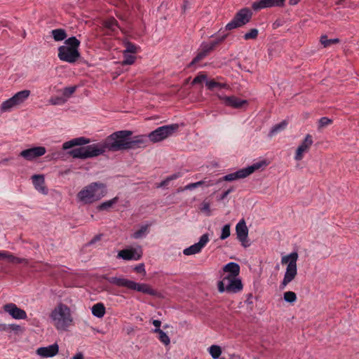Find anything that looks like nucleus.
I'll list each match as a JSON object with an SVG mask.
<instances>
[{
  "label": "nucleus",
  "mask_w": 359,
  "mask_h": 359,
  "mask_svg": "<svg viewBox=\"0 0 359 359\" xmlns=\"http://www.w3.org/2000/svg\"><path fill=\"white\" fill-rule=\"evenodd\" d=\"M58 351V345L57 344H53L48 346L38 348L36 353L41 358H50L57 355Z\"/></svg>",
  "instance_id": "17"
},
{
  "label": "nucleus",
  "mask_w": 359,
  "mask_h": 359,
  "mask_svg": "<svg viewBox=\"0 0 359 359\" xmlns=\"http://www.w3.org/2000/svg\"><path fill=\"white\" fill-rule=\"evenodd\" d=\"M339 42V39H328L326 35H323L320 37V43L324 47L330 46L332 44L338 43Z\"/></svg>",
  "instance_id": "37"
},
{
  "label": "nucleus",
  "mask_w": 359,
  "mask_h": 359,
  "mask_svg": "<svg viewBox=\"0 0 359 359\" xmlns=\"http://www.w3.org/2000/svg\"><path fill=\"white\" fill-rule=\"evenodd\" d=\"M297 294L292 291L285 292L283 294V299L288 303H294L297 301Z\"/></svg>",
  "instance_id": "39"
},
{
  "label": "nucleus",
  "mask_w": 359,
  "mask_h": 359,
  "mask_svg": "<svg viewBox=\"0 0 359 359\" xmlns=\"http://www.w3.org/2000/svg\"><path fill=\"white\" fill-rule=\"evenodd\" d=\"M147 137L144 135H137L133 138L128 137V150L144 148L147 147Z\"/></svg>",
  "instance_id": "19"
},
{
  "label": "nucleus",
  "mask_w": 359,
  "mask_h": 359,
  "mask_svg": "<svg viewBox=\"0 0 359 359\" xmlns=\"http://www.w3.org/2000/svg\"><path fill=\"white\" fill-rule=\"evenodd\" d=\"M0 332H9L8 324H0Z\"/></svg>",
  "instance_id": "55"
},
{
  "label": "nucleus",
  "mask_w": 359,
  "mask_h": 359,
  "mask_svg": "<svg viewBox=\"0 0 359 359\" xmlns=\"http://www.w3.org/2000/svg\"><path fill=\"white\" fill-rule=\"evenodd\" d=\"M209 241V236L208 233L203 234L199 239V241L183 250L185 255H192L199 253L201 250L206 245Z\"/></svg>",
  "instance_id": "13"
},
{
  "label": "nucleus",
  "mask_w": 359,
  "mask_h": 359,
  "mask_svg": "<svg viewBox=\"0 0 359 359\" xmlns=\"http://www.w3.org/2000/svg\"><path fill=\"white\" fill-rule=\"evenodd\" d=\"M169 184V181L168 180L167 178H165L164 180H163L158 186L157 187L158 188H160V187H165L167 186L168 184Z\"/></svg>",
  "instance_id": "56"
},
{
  "label": "nucleus",
  "mask_w": 359,
  "mask_h": 359,
  "mask_svg": "<svg viewBox=\"0 0 359 359\" xmlns=\"http://www.w3.org/2000/svg\"><path fill=\"white\" fill-rule=\"evenodd\" d=\"M209 353L213 359H218L222 354V348L219 346L212 345L208 348Z\"/></svg>",
  "instance_id": "34"
},
{
  "label": "nucleus",
  "mask_w": 359,
  "mask_h": 359,
  "mask_svg": "<svg viewBox=\"0 0 359 359\" xmlns=\"http://www.w3.org/2000/svg\"><path fill=\"white\" fill-rule=\"evenodd\" d=\"M201 210L203 212H208V215H210V204L207 202H203L202 203Z\"/></svg>",
  "instance_id": "51"
},
{
  "label": "nucleus",
  "mask_w": 359,
  "mask_h": 359,
  "mask_svg": "<svg viewBox=\"0 0 359 359\" xmlns=\"http://www.w3.org/2000/svg\"><path fill=\"white\" fill-rule=\"evenodd\" d=\"M123 60L122 61V65H130L135 62L136 57L133 54L123 52Z\"/></svg>",
  "instance_id": "36"
},
{
  "label": "nucleus",
  "mask_w": 359,
  "mask_h": 359,
  "mask_svg": "<svg viewBox=\"0 0 359 359\" xmlns=\"http://www.w3.org/2000/svg\"><path fill=\"white\" fill-rule=\"evenodd\" d=\"M265 161H260L255 163L250 166L238 170L234 172L227 174L223 177L219 179L216 184H218L222 181L231 182L239 179H243L253 173L255 170H259L263 165H265Z\"/></svg>",
  "instance_id": "6"
},
{
  "label": "nucleus",
  "mask_w": 359,
  "mask_h": 359,
  "mask_svg": "<svg viewBox=\"0 0 359 359\" xmlns=\"http://www.w3.org/2000/svg\"><path fill=\"white\" fill-rule=\"evenodd\" d=\"M195 188H198L197 185H196V182L190 183V184L186 185L184 187V188L183 189V190H192V189H194Z\"/></svg>",
  "instance_id": "52"
},
{
  "label": "nucleus",
  "mask_w": 359,
  "mask_h": 359,
  "mask_svg": "<svg viewBox=\"0 0 359 359\" xmlns=\"http://www.w3.org/2000/svg\"><path fill=\"white\" fill-rule=\"evenodd\" d=\"M34 188L43 194H48V189L45 185V180L43 175H34L32 177Z\"/></svg>",
  "instance_id": "22"
},
{
  "label": "nucleus",
  "mask_w": 359,
  "mask_h": 359,
  "mask_svg": "<svg viewBox=\"0 0 359 359\" xmlns=\"http://www.w3.org/2000/svg\"><path fill=\"white\" fill-rule=\"evenodd\" d=\"M299 0H290V4L291 5H295L297 4Z\"/></svg>",
  "instance_id": "60"
},
{
  "label": "nucleus",
  "mask_w": 359,
  "mask_h": 359,
  "mask_svg": "<svg viewBox=\"0 0 359 359\" xmlns=\"http://www.w3.org/2000/svg\"><path fill=\"white\" fill-rule=\"evenodd\" d=\"M150 226L151 224L142 226L139 230L133 233L132 237L135 239H139L146 236V235L148 233V229Z\"/></svg>",
  "instance_id": "30"
},
{
  "label": "nucleus",
  "mask_w": 359,
  "mask_h": 359,
  "mask_svg": "<svg viewBox=\"0 0 359 359\" xmlns=\"http://www.w3.org/2000/svg\"><path fill=\"white\" fill-rule=\"evenodd\" d=\"M313 144L312 135L307 134L301 144L297 148L294 154V160L300 161L303 159L304 154L309 151L311 146Z\"/></svg>",
  "instance_id": "10"
},
{
  "label": "nucleus",
  "mask_w": 359,
  "mask_h": 359,
  "mask_svg": "<svg viewBox=\"0 0 359 359\" xmlns=\"http://www.w3.org/2000/svg\"><path fill=\"white\" fill-rule=\"evenodd\" d=\"M80 41L75 36L69 37L65 41V45L58 48L57 56L62 61L68 63H74L80 57L79 48Z\"/></svg>",
  "instance_id": "4"
},
{
  "label": "nucleus",
  "mask_w": 359,
  "mask_h": 359,
  "mask_svg": "<svg viewBox=\"0 0 359 359\" xmlns=\"http://www.w3.org/2000/svg\"><path fill=\"white\" fill-rule=\"evenodd\" d=\"M206 86L210 90H212L215 88H222L226 86V84L216 82L214 80H206Z\"/></svg>",
  "instance_id": "40"
},
{
  "label": "nucleus",
  "mask_w": 359,
  "mask_h": 359,
  "mask_svg": "<svg viewBox=\"0 0 359 359\" xmlns=\"http://www.w3.org/2000/svg\"><path fill=\"white\" fill-rule=\"evenodd\" d=\"M208 55L206 54V52H204L203 50H201L197 55L193 59V60L189 63V67H191L196 63L198 62L201 60H203L204 57H205Z\"/></svg>",
  "instance_id": "41"
},
{
  "label": "nucleus",
  "mask_w": 359,
  "mask_h": 359,
  "mask_svg": "<svg viewBox=\"0 0 359 359\" xmlns=\"http://www.w3.org/2000/svg\"><path fill=\"white\" fill-rule=\"evenodd\" d=\"M285 0H259L252 4L254 11H259L266 8L281 6L284 4Z\"/></svg>",
  "instance_id": "16"
},
{
  "label": "nucleus",
  "mask_w": 359,
  "mask_h": 359,
  "mask_svg": "<svg viewBox=\"0 0 359 359\" xmlns=\"http://www.w3.org/2000/svg\"><path fill=\"white\" fill-rule=\"evenodd\" d=\"M223 270L226 273H229L226 276L238 277L240 272V266L236 262H229L223 267Z\"/></svg>",
  "instance_id": "24"
},
{
  "label": "nucleus",
  "mask_w": 359,
  "mask_h": 359,
  "mask_svg": "<svg viewBox=\"0 0 359 359\" xmlns=\"http://www.w3.org/2000/svg\"><path fill=\"white\" fill-rule=\"evenodd\" d=\"M102 278L106 280L109 283L118 286V287H123L130 290L132 280L126 279L122 276L116 277V276H108L107 275L102 276Z\"/></svg>",
  "instance_id": "18"
},
{
  "label": "nucleus",
  "mask_w": 359,
  "mask_h": 359,
  "mask_svg": "<svg viewBox=\"0 0 359 359\" xmlns=\"http://www.w3.org/2000/svg\"><path fill=\"white\" fill-rule=\"evenodd\" d=\"M181 176H182V175L180 172H177V173H174V174L167 177L166 178L168 179V180L170 182L172 180H177V178L180 177Z\"/></svg>",
  "instance_id": "50"
},
{
  "label": "nucleus",
  "mask_w": 359,
  "mask_h": 359,
  "mask_svg": "<svg viewBox=\"0 0 359 359\" xmlns=\"http://www.w3.org/2000/svg\"><path fill=\"white\" fill-rule=\"evenodd\" d=\"M104 27L111 32H116L118 28V22L114 18H110L105 20Z\"/></svg>",
  "instance_id": "33"
},
{
  "label": "nucleus",
  "mask_w": 359,
  "mask_h": 359,
  "mask_svg": "<svg viewBox=\"0 0 359 359\" xmlns=\"http://www.w3.org/2000/svg\"><path fill=\"white\" fill-rule=\"evenodd\" d=\"M124 46L126 47V50H123L124 53L135 54L137 53L140 49L138 46L130 41H125Z\"/></svg>",
  "instance_id": "35"
},
{
  "label": "nucleus",
  "mask_w": 359,
  "mask_h": 359,
  "mask_svg": "<svg viewBox=\"0 0 359 359\" xmlns=\"http://www.w3.org/2000/svg\"><path fill=\"white\" fill-rule=\"evenodd\" d=\"M152 324L156 327L155 329H160L161 322L159 320H154Z\"/></svg>",
  "instance_id": "57"
},
{
  "label": "nucleus",
  "mask_w": 359,
  "mask_h": 359,
  "mask_svg": "<svg viewBox=\"0 0 359 359\" xmlns=\"http://www.w3.org/2000/svg\"><path fill=\"white\" fill-rule=\"evenodd\" d=\"M50 102L53 104H61V103H63L65 102V100H63L62 98H56L55 100L53 99H50Z\"/></svg>",
  "instance_id": "54"
},
{
  "label": "nucleus",
  "mask_w": 359,
  "mask_h": 359,
  "mask_svg": "<svg viewBox=\"0 0 359 359\" xmlns=\"http://www.w3.org/2000/svg\"><path fill=\"white\" fill-rule=\"evenodd\" d=\"M17 104L14 101L13 97L5 100L1 105V111L2 112H6L11 111L13 108L17 107Z\"/></svg>",
  "instance_id": "27"
},
{
  "label": "nucleus",
  "mask_w": 359,
  "mask_h": 359,
  "mask_svg": "<svg viewBox=\"0 0 359 359\" xmlns=\"http://www.w3.org/2000/svg\"><path fill=\"white\" fill-rule=\"evenodd\" d=\"M225 37L226 35L223 36L219 40L215 42H212L209 44L203 45L201 50H203L204 52H206V54L208 55L212 50L214 49L215 46L220 41H223L225 39Z\"/></svg>",
  "instance_id": "38"
},
{
  "label": "nucleus",
  "mask_w": 359,
  "mask_h": 359,
  "mask_svg": "<svg viewBox=\"0 0 359 359\" xmlns=\"http://www.w3.org/2000/svg\"><path fill=\"white\" fill-rule=\"evenodd\" d=\"M155 333L158 334L159 340L165 346H168L170 343V339L168 335L161 329H155L154 330Z\"/></svg>",
  "instance_id": "32"
},
{
  "label": "nucleus",
  "mask_w": 359,
  "mask_h": 359,
  "mask_svg": "<svg viewBox=\"0 0 359 359\" xmlns=\"http://www.w3.org/2000/svg\"><path fill=\"white\" fill-rule=\"evenodd\" d=\"M132 135L130 130H119L109 135L103 142L88 144L90 139L84 137L74 138L65 142L62 149L67 150L75 146H81L69 151L74 158L87 159L104 154L107 151H118L128 150V137Z\"/></svg>",
  "instance_id": "1"
},
{
  "label": "nucleus",
  "mask_w": 359,
  "mask_h": 359,
  "mask_svg": "<svg viewBox=\"0 0 359 359\" xmlns=\"http://www.w3.org/2000/svg\"><path fill=\"white\" fill-rule=\"evenodd\" d=\"M258 35V29L256 28L251 29L248 32L245 33L243 38L245 40L255 39Z\"/></svg>",
  "instance_id": "42"
},
{
  "label": "nucleus",
  "mask_w": 359,
  "mask_h": 359,
  "mask_svg": "<svg viewBox=\"0 0 359 359\" xmlns=\"http://www.w3.org/2000/svg\"><path fill=\"white\" fill-rule=\"evenodd\" d=\"M196 183L197 187H201L203 185L208 187L212 186L216 184V182H214L212 180H208V181L201 180V181L196 182Z\"/></svg>",
  "instance_id": "47"
},
{
  "label": "nucleus",
  "mask_w": 359,
  "mask_h": 359,
  "mask_svg": "<svg viewBox=\"0 0 359 359\" xmlns=\"http://www.w3.org/2000/svg\"><path fill=\"white\" fill-rule=\"evenodd\" d=\"M236 233L237 239L241 242L243 247L248 248L250 246V243L248 239V229L243 219H241L236 224Z\"/></svg>",
  "instance_id": "11"
},
{
  "label": "nucleus",
  "mask_w": 359,
  "mask_h": 359,
  "mask_svg": "<svg viewBox=\"0 0 359 359\" xmlns=\"http://www.w3.org/2000/svg\"><path fill=\"white\" fill-rule=\"evenodd\" d=\"M72 359H83V355L81 353H76Z\"/></svg>",
  "instance_id": "59"
},
{
  "label": "nucleus",
  "mask_w": 359,
  "mask_h": 359,
  "mask_svg": "<svg viewBox=\"0 0 359 359\" xmlns=\"http://www.w3.org/2000/svg\"><path fill=\"white\" fill-rule=\"evenodd\" d=\"M50 317L54 327L59 331H66L72 325L73 318L70 309L64 304H59L51 311Z\"/></svg>",
  "instance_id": "3"
},
{
  "label": "nucleus",
  "mask_w": 359,
  "mask_h": 359,
  "mask_svg": "<svg viewBox=\"0 0 359 359\" xmlns=\"http://www.w3.org/2000/svg\"><path fill=\"white\" fill-rule=\"evenodd\" d=\"M233 191V189H229L226 191H224L222 196L219 197V200L222 201L224 200L231 191Z\"/></svg>",
  "instance_id": "53"
},
{
  "label": "nucleus",
  "mask_w": 359,
  "mask_h": 359,
  "mask_svg": "<svg viewBox=\"0 0 359 359\" xmlns=\"http://www.w3.org/2000/svg\"><path fill=\"white\" fill-rule=\"evenodd\" d=\"M220 99L222 100L223 103L226 106L231 107L235 109L241 108L243 106V104L247 103L246 100L239 99L238 97L235 96H224L220 97Z\"/></svg>",
  "instance_id": "21"
},
{
  "label": "nucleus",
  "mask_w": 359,
  "mask_h": 359,
  "mask_svg": "<svg viewBox=\"0 0 359 359\" xmlns=\"http://www.w3.org/2000/svg\"><path fill=\"white\" fill-rule=\"evenodd\" d=\"M107 194L106 186L101 182H92L77 194V200L83 204H90L100 200Z\"/></svg>",
  "instance_id": "2"
},
{
  "label": "nucleus",
  "mask_w": 359,
  "mask_h": 359,
  "mask_svg": "<svg viewBox=\"0 0 359 359\" xmlns=\"http://www.w3.org/2000/svg\"><path fill=\"white\" fill-rule=\"evenodd\" d=\"M46 153V149L44 147H34L22 150L20 156L27 161H33L39 157L43 156Z\"/></svg>",
  "instance_id": "12"
},
{
  "label": "nucleus",
  "mask_w": 359,
  "mask_h": 359,
  "mask_svg": "<svg viewBox=\"0 0 359 359\" xmlns=\"http://www.w3.org/2000/svg\"><path fill=\"white\" fill-rule=\"evenodd\" d=\"M332 123V119L327 118V117H322L320 118L318 121V128H324Z\"/></svg>",
  "instance_id": "44"
},
{
  "label": "nucleus",
  "mask_w": 359,
  "mask_h": 359,
  "mask_svg": "<svg viewBox=\"0 0 359 359\" xmlns=\"http://www.w3.org/2000/svg\"><path fill=\"white\" fill-rule=\"evenodd\" d=\"M76 86L66 87L63 89V95L66 97H69L76 90Z\"/></svg>",
  "instance_id": "45"
},
{
  "label": "nucleus",
  "mask_w": 359,
  "mask_h": 359,
  "mask_svg": "<svg viewBox=\"0 0 359 359\" xmlns=\"http://www.w3.org/2000/svg\"><path fill=\"white\" fill-rule=\"evenodd\" d=\"M298 259V254L292 252L290 254L283 256L281 258V263L287 264L286 271L284 274L283 280L280 284V289L283 290L286 286L292 282L297 275V262Z\"/></svg>",
  "instance_id": "5"
},
{
  "label": "nucleus",
  "mask_w": 359,
  "mask_h": 359,
  "mask_svg": "<svg viewBox=\"0 0 359 359\" xmlns=\"http://www.w3.org/2000/svg\"><path fill=\"white\" fill-rule=\"evenodd\" d=\"M100 239V235L95 236L90 242L89 245H92Z\"/></svg>",
  "instance_id": "58"
},
{
  "label": "nucleus",
  "mask_w": 359,
  "mask_h": 359,
  "mask_svg": "<svg viewBox=\"0 0 359 359\" xmlns=\"http://www.w3.org/2000/svg\"><path fill=\"white\" fill-rule=\"evenodd\" d=\"M142 255L141 248H130L120 250L117 255V257L124 260H139Z\"/></svg>",
  "instance_id": "15"
},
{
  "label": "nucleus",
  "mask_w": 359,
  "mask_h": 359,
  "mask_svg": "<svg viewBox=\"0 0 359 359\" xmlns=\"http://www.w3.org/2000/svg\"><path fill=\"white\" fill-rule=\"evenodd\" d=\"M52 36L55 41H60L66 39L67 34L63 29H55L51 31Z\"/></svg>",
  "instance_id": "29"
},
{
  "label": "nucleus",
  "mask_w": 359,
  "mask_h": 359,
  "mask_svg": "<svg viewBox=\"0 0 359 359\" xmlns=\"http://www.w3.org/2000/svg\"><path fill=\"white\" fill-rule=\"evenodd\" d=\"M91 311L94 316L100 318L104 316L106 310L102 303H97L93 306Z\"/></svg>",
  "instance_id": "26"
},
{
  "label": "nucleus",
  "mask_w": 359,
  "mask_h": 359,
  "mask_svg": "<svg viewBox=\"0 0 359 359\" xmlns=\"http://www.w3.org/2000/svg\"><path fill=\"white\" fill-rule=\"evenodd\" d=\"M252 17V13L248 8L240 10L234 18L226 25L225 29L231 30L247 24Z\"/></svg>",
  "instance_id": "9"
},
{
  "label": "nucleus",
  "mask_w": 359,
  "mask_h": 359,
  "mask_svg": "<svg viewBox=\"0 0 359 359\" xmlns=\"http://www.w3.org/2000/svg\"><path fill=\"white\" fill-rule=\"evenodd\" d=\"M9 332L19 333L23 332L22 327L17 324H8Z\"/></svg>",
  "instance_id": "46"
},
{
  "label": "nucleus",
  "mask_w": 359,
  "mask_h": 359,
  "mask_svg": "<svg viewBox=\"0 0 359 359\" xmlns=\"http://www.w3.org/2000/svg\"><path fill=\"white\" fill-rule=\"evenodd\" d=\"M178 128L179 125L177 123L163 126L151 131L147 137L152 142H158L172 135Z\"/></svg>",
  "instance_id": "8"
},
{
  "label": "nucleus",
  "mask_w": 359,
  "mask_h": 359,
  "mask_svg": "<svg viewBox=\"0 0 359 359\" xmlns=\"http://www.w3.org/2000/svg\"><path fill=\"white\" fill-rule=\"evenodd\" d=\"M29 95H30V90H23L19 91L17 93H15L13 96V98L14 101L15 102V104L18 107L20 104H22V103H24L25 102V100H27V98L29 97Z\"/></svg>",
  "instance_id": "25"
},
{
  "label": "nucleus",
  "mask_w": 359,
  "mask_h": 359,
  "mask_svg": "<svg viewBox=\"0 0 359 359\" xmlns=\"http://www.w3.org/2000/svg\"><path fill=\"white\" fill-rule=\"evenodd\" d=\"M287 125V121H283L282 122L273 126L269 132V136L272 137L278 133L283 130L286 128Z\"/></svg>",
  "instance_id": "31"
},
{
  "label": "nucleus",
  "mask_w": 359,
  "mask_h": 359,
  "mask_svg": "<svg viewBox=\"0 0 359 359\" xmlns=\"http://www.w3.org/2000/svg\"><path fill=\"white\" fill-rule=\"evenodd\" d=\"M206 79H207V76L205 74H199L194 79V80L192 81V84L194 85V84L200 83L205 81Z\"/></svg>",
  "instance_id": "48"
},
{
  "label": "nucleus",
  "mask_w": 359,
  "mask_h": 359,
  "mask_svg": "<svg viewBox=\"0 0 359 359\" xmlns=\"http://www.w3.org/2000/svg\"><path fill=\"white\" fill-rule=\"evenodd\" d=\"M231 231H230V224H225L222 229V233L220 235V239L221 240H225L230 236Z\"/></svg>",
  "instance_id": "43"
},
{
  "label": "nucleus",
  "mask_w": 359,
  "mask_h": 359,
  "mask_svg": "<svg viewBox=\"0 0 359 359\" xmlns=\"http://www.w3.org/2000/svg\"><path fill=\"white\" fill-rule=\"evenodd\" d=\"M2 259H6L9 263L12 264H28L29 263L27 259L17 257L8 251H0V260Z\"/></svg>",
  "instance_id": "23"
},
{
  "label": "nucleus",
  "mask_w": 359,
  "mask_h": 359,
  "mask_svg": "<svg viewBox=\"0 0 359 359\" xmlns=\"http://www.w3.org/2000/svg\"><path fill=\"white\" fill-rule=\"evenodd\" d=\"M130 290L142 292L151 296H157L158 292L154 290L149 284L139 283L132 280Z\"/></svg>",
  "instance_id": "20"
},
{
  "label": "nucleus",
  "mask_w": 359,
  "mask_h": 359,
  "mask_svg": "<svg viewBox=\"0 0 359 359\" xmlns=\"http://www.w3.org/2000/svg\"><path fill=\"white\" fill-rule=\"evenodd\" d=\"M134 270L137 272V273H143L144 275L146 274V271H145V269H144V264H138L137 266H136L134 269Z\"/></svg>",
  "instance_id": "49"
},
{
  "label": "nucleus",
  "mask_w": 359,
  "mask_h": 359,
  "mask_svg": "<svg viewBox=\"0 0 359 359\" xmlns=\"http://www.w3.org/2000/svg\"><path fill=\"white\" fill-rule=\"evenodd\" d=\"M218 290L219 292L233 294L239 292L243 289L241 280L238 277L224 276L218 282Z\"/></svg>",
  "instance_id": "7"
},
{
  "label": "nucleus",
  "mask_w": 359,
  "mask_h": 359,
  "mask_svg": "<svg viewBox=\"0 0 359 359\" xmlns=\"http://www.w3.org/2000/svg\"><path fill=\"white\" fill-rule=\"evenodd\" d=\"M118 201V197L116 196L109 201H106L100 203L97 206L98 210H107L113 207Z\"/></svg>",
  "instance_id": "28"
},
{
  "label": "nucleus",
  "mask_w": 359,
  "mask_h": 359,
  "mask_svg": "<svg viewBox=\"0 0 359 359\" xmlns=\"http://www.w3.org/2000/svg\"><path fill=\"white\" fill-rule=\"evenodd\" d=\"M4 311L8 313L13 318L16 320H25L27 318L25 310L18 308L13 303H8L3 306Z\"/></svg>",
  "instance_id": "14"
}]
</instances>
